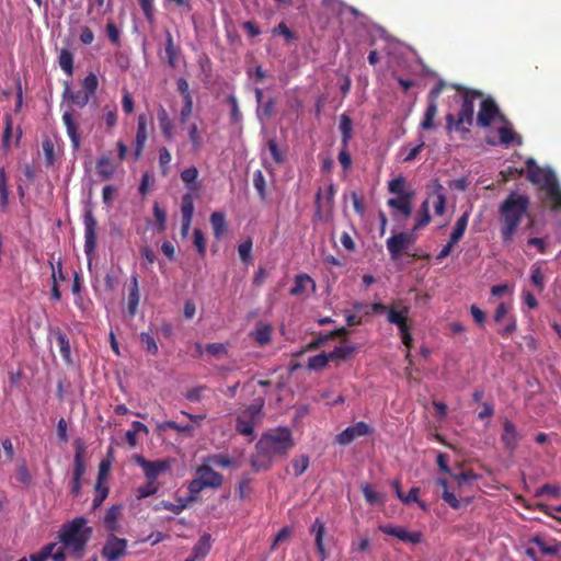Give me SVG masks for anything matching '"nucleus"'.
Masks as SVG:
<instances>
[{"mask_svg": "<svg viewBox=\"0 0 561 561\" xmlns=\"http://www.w3.org/2000/svg\"><path fill=\"white\" fill-rule=\"evenodd\" d=\"M293 447L294 439L288 427L271 428L257 440L251 465L256 471L267 470L276 457H286Z\"/></svg>", "mask_w": 561, "mask_h": 561, "instance_id": "1", "label": "nucleus"}, {"mask_svg": "<svg viewBox=\"0 0 561 561\" xmlns=\"http://www.w3.org/2000/svg\"><path fill=\"white\" fill-rule=\"evenodd\" d=\"M529 197L525 194L512 192L500 205L501 238L510 244L529 208Z\"/></svg>", "mask_w": 561, "mask_h": 561, "instance_id": "2", "label": "nucleus"}, {"mask_svg": "<svg viewBox=\"0 0 561 561\" xmlns=\"http://www.w3.org/2000/svg\"><path fill=\"white\" fill-rule=\"evenodd\" d=\"M84 517H76L61 525L57 534L58 541L75 559H81L91 539L93 529Z\"/></svg>", "mask_w": 561, "mask_h": 561, "instance_id": "3", "label": "nucleus"}, {"mask_svg": "<svg viewBox=\"0 0 561 561\" xmlns=\"http://www.w3.org/2000/svg\"><path fill=\"white\" fill-rule=\"evenodd\" d=\"M480 96L481 93L478 91L461 90V105L458 115L447 114L445 117L447 131H459L462 134V138H466L465 135L470 133V126L473 124L474 101Z\"/></svg>", "mask_w": 561, "mask_h": 561, "instance_id": "4", "label": "nucleus"}, {"mask_svg": "<svg viewBox=\"0 0 561 561\" xmlns=\"http://www.w3.org/2000/svg\"><path fill=\"white\" fill-rule=\"evenodd\" d=\"M196 477L188 483L190 499L201 493L204 489H219L224 483V476L213 469V467L203 460L196 468Z\"/></svg>", "mask_w": 561, "mask_h": 561, "instance_id": "5", "label": "nucleus"}, {"mask_svg": "<svg viewBox=\"0 0 561 561\" xmlns=\"http://www.w3.org/2000/svg\"><path fill=\"white\" fill-rule=\"evenodd\" d=\"M99 80L95 73L90 72L82 81V89L72 91L69 83L65 82V90L62 93L64 99L71 101L75 105L80 107L85 106L91 96H93L98 90Z\"/></svg>", "mask_w": 561, "mask_h": 561, "instance_id": "6", "label": "nucleus"}, {"mask_svg": "<svg viewBox=\"0 0 561 561\" xmlns=\"http://www.w3.org/2000/svg\"><path fill=\"white\" fill-rule=\"evenodd\" d=\"M495 118L507 123L506 116L501 114L496 102L492 98L483 99L477 115V125L480 127H489Z\"/></svg>", "mask_w": 561, "mask_h": 561, "instance_id": "7", "label": "nucleus"}, {"mask_svg": "<svg viewBox=\"0 0 561 561\" xmlns=\"http://www.w3.org/2000/svg\"><path fill=\"white\" fill-rule=\"evenodd\" d=\"M527 179L542 191L557 178L553 171L540 168L533 158L526 161Z\"/></svg>", "mask_w": 561, "mask_h": 561, "instance_id": "8", "label": "nucleus"}, {"mask_svg": "<svg viewBox=\"0 0 561 561\" xmlns=\"http://www.w3.org/2000/svg\"><path fill=\"white\" fill-rule=\"evenodd\" d=\"M416 236L411 232H399L387 239L386 244L391 260L400 259L404 250L415 242Z\"/></svg>", "mask_w": 561, "mask_h": 561, "instance_id": "9", "label": "nucleus"}, {"mask_svg": "<svg viewBox=\"0 0 561 561\" xmlns=\"http://www.w3.org/2000/svg\"><path fill=\"white\" fill-rule=\"evenodd\" d=\"M336 193L335 185L330 183L328 186L325 197H322L321 188L317 192L316 195V211L314 218L318 220H322L325 217H329L333 213L334 208V195Z\"/></svg>", "mask_w": 561, "mask_h": 561, "instance_id": "10", "label": "nucleus"}, {"mask_svg": "<svg viewBox=\"0 0 561 561\" xmlns=\"http://www.w3.org/2000/svg\"><path fill=\"white\" fill-rule=\"evenodd\" d=\"M261 408L255 405L248 407L241 415L237 417L236 430L239 434L251 436L254 432V425L259 420Z\"/></svg>", "mask_w": 561, "mask_h": 561, "instance_id": "11", "label": "nucleus"}, {"mask_svg": "<svg viewBox=\"0 0 561 561\" xmlns=\"http://www.w3.org/2000/svg\"><path fill=\"white\" fill-rule=\"evenodd\" d=\"M373 427L367 423L360 421L351 426H347L335 436V442L339 445L346 446L358 437L367 436L373 433Z\"/></svg>", "mask_w": 561, "mask_h": 561, "instance_id": "12", "label": "nucleus"}, {"mask_svg": "<svg viewBox=\"0 0 561 561\" xmlns=\"http://www.w3.org/2000/svg\"><path fill=\"white\" fill-rule=\"evenodd\" d=\"M413 195V192H409L405 194H401V196H398L396 198H389L387 201V205L393 209V219L405 220L411 216Z\"/></svg>", "mask_w": 561, "mask_h": 561, "instance_id": "13", "label": "nucleus"}, {"mask_svg": "<svg viewBox=\"0 0 561 561\" xmlns=\"http://www.w3.org/2000/svg\"><path fill=\"white\" fill-rule=\"evenodd\" d=\"M126 550L127 540L118 538L114 535V533H111L102 549V556L107 561H117L126 554Z\"/></svg>", "mask_w": 561, "mask_h": 561, "instance_id": "14", "label": "nucleus"}, {"mask_svg": "<svg viewBox=\"0 0 561 561\" xmlns=\"http://www.w3.org/2000/svg\"><path fill=\"white\" fill-rule=\"evenodd\" d=\"M84 224V252L90 255L96 247V227L98 221L92 210H87L83 215Z\"/></svg>", "mask_w": 561, "mask_h": 561, "instance_id": "15", "label": "nucleus"}, {"mask_svg": "<svg viewBox=\"0 0 561 561\" xmlns=\"http://www.w3.org/2000/svg\"><path fill=\"white\" fill-rule=\"evenodd\" d=\"M137 463L142 468L145 476L150 482L157 480V478L170 469L169 460H147L141 456H137Z\"/></svg>", "mask_w": 561, "mask_h": 561, "instance_id": "16", "label": "nucleus"}, {"mask_svg": "<svg viewBox=\"0 0 561 561\" xmlns=\"http://www.w3.org/2000/svg\"><path fill=\"white\" fill-rule=\"evenodd\" d=\"M409 312L410 308L408 306L402 305L400 301H396L389 307L387 319L389 323L397 325L399 330H403L410 327L408 322Z\"/></svg>", "mask_w": 561, "mask_h": 561, "instance_id": "17", "label": "nucleus"}, {"mask_svg": "<svg viewBox=\"0 0 561 561\" xmlns=\"http://www.w3.org/2000/svg\"><path fill=\"white\" fill-rule=\"evenodd\" d=\"M157 119L163 138L168 142L173 141L176 135L175 122L162 105L157 110Z\"/></svg>", "mask_w": 561, "mask_h": 561, "instance_id": "18", "label": "nucleus"}, {"mask_svg": "<svg viewBox=\"0 0 561 561\" xmlns=\"http://www.w3.org/2000/svg\"><path fill=\"white\" fill-rule=\"evenodd\" d=\"M379 530L386 535L393 536L401 541L410 542L413 545L420 543L422 540L421 533H410L403 527H396L392 525H380Z\"/></svg>", "mask_w": 561, "mask_h": 561, "instance_id": "19", "label": "nucleus"}, {"mask_svg": "<svg viewBox=\"0 0 561 561\" xmlns=\"http://www.w3.org/2000/svg\"><path fill=\"white\" fill-rule=\"evenodd\" d=\"M62 123L66 127V131L71 141L73 150H78L81 146V134L79 131V124L76 121L73 113L70 111L64 112Z\"/></svg>", "mask_w": 561, "mask_h": 561, "instance_id": "20", "label": "nucleus"}, {"mask_svg": "<svg viewBox=\"0 0 561 561\" xmlns=\"http://www.w3.org/2000/svg\"><path fill=\"white\" fill-rule=\"evenodd\" d=\"M520 437L518 435L516 425L510 421L505 420L503 422V432L501 434V442L503 443L505 449H507L510 453H513L519 442Z\"/></svg>", "mask_w": 561, "mask_h": 561, "instance_id": "21", "label": "nucleus"}, {"mask_svg": "<svg viewBox=\"0 0 561 561\" xmlns=\"http://www.w3.org/2000/svg\"><path fill=\"white\" fill-rule=\"evenodd\" d=\"M310 533L314 535V546L320 556V560L324 561L328 558V552L324 546L325 524L317 517L310 527Z\"/></svg>", "mask_w": 561, "mask_h": 561, "instance_id": "22", "label": "nucleus"}, {"mask_svg": "<svg viewBox=\"0 0 561 561\" xmlns=\"http://www.w3.org/2000/svg\"><path fill=\"white\" fill-rule=\"evenodd\" d=\"M148 140L147 119L145 115H139L137 121V130L134 141V156L139 159L144 152L146 142Z\"/></svg>", "mask_w": 561, "mask_h": 561, "instance_id": "23", "label": "nucleus"}, {"mask_svg": "<svg viewBox=\"0 0 561 561\" xmlns=\"http://www.w3.org/2000/svg\"><path fill=\"white\" fill-rule=\"evenodd\" d=\"M75 449L72 478L82 479L85 473V445L82 439L75 442Z\"/></svg>", "mask_w": 561, "mask_h": 561, "instance_id": "24", "label": "nucleus"}, {"mask_svg": "<svg viewBox=\"0 0 561 561\" xmlns=\"http://www.w3.org/2000/svg\"><path fill=\"white\" fill-rule=\"evenodd\" d=\"M545 191V202L552 211L561 213V187L556 179L550 183Z\"/></svg>", "mask_w": 561, "mask_h": 561, "instance_id": "25", "label": "nucleus"}, {"mask_svg": "<svg viewBox=\"0 0 561 561\" xmlns=\"http://www.w3.org/2000/svg\"><path fill=\"white\" fill-rule=\"evenodd\" d=\"M504 126L497 128V134L500 138V144L504 146H510L515 144L516 146H522L523 139L522 136L514 131L511 123H504Z\"/></svg>", "mask_w": 561, "mask_h": 561, "instance_id": "26", "label": "nucleus"}, {"mask_svg": "<svg viewBox=\"0 0 561 561\" xmlns=\"http://www.w3.org/2000/svg\"><path fill=\"white\" fill-rule=\"evenodd\" d=\"M51 334L55 336V339L57 341V344L59 346V352H60V355H61L64 362L67 365H72L70 342H69L67 334L58 328L53 330Z\"/></svg>", "mask_w": 561, "mask_h": 561, "instance_id": "27", "label": "nucleus"}, {"mask_svg": "<svg viewBox=\"0 0 561 561\" xmlns=\"http://www.w3.org/2000/svg\"><path fill=\"white\" fill-rule=\"evenodd\" d=\"M530 542L535 543L541 553L546 556H558L561 553V541L551 539L549 542L538 535L530 538Z\"/></svg>", "mask_w": 561, "mask_h": 561, "instance_id": "28", "label": "nucleus"}, {"mask_svg": "<svg viewBox=\"0 0 561 561\" xmlns=\"http://www.w3.org/2000/svg\"><path fill=\"white\" fill-rule=\"evenodd\" d=\"M167 430H173L187 438H192L194 436V432H195V427L193 425H190V424L180 425L174 421H164V422L157 424L158 434H162Z\"/></svg>", "mask_w": 561, "mask_h": 561, "instance_id": "29", "label": "nucleus"}, {"mask_svg": "<svg viewBox=\"0 0 561 561\" xmlns=\"http://www.w3.org/2000/svg\"><path fill=\"white\" fill-rule=\"evenodd\" d=\"M117 169L118 164L115 163L108 156H102L96 161V172L103 180L112 179Z\"/></svg>", "mask_w": 561, "mask_h": 561, "instance_id": "30", "label": "nucleus"}, {"mask_svg": "<svg viewBox=\"0 0 561 561\" xmlns=\"http://www.w3.org/2000/svg\"><path fill=\"white\" fill-rule=\"evenodd\" d=\"M339 129L342 134L341 144L344 145V147H348L353 137V122L346 113L340 115Z\"/></svg>", "mask_w": 561, "mask_h": 561, "instance_id": "31", "label": "nucleus"}, {"mask_svg": "<svg viewBox=\"0 0 561 561\" xmlns=\"http://www.w3.org/2000/svg\"><path fill=\"white\" fill-rule=\"evenodd\" d=\"M122 513V506L121 505H113L111 506L104 516V526L110 533H115L118 530V517Z\"/></svg>", "mask_w": 561, "mask_h": 561, "instance_id": "32", "label": "nucleus"}, {"mask_svg": "<svg viewBox=\"0 0 561 561\" xmlns=\"http://www.w3.org/2000/svg\"><path fill=\"white\" fill-rule=\"evenodd\" d=\"M431 220H432V217H431V214H430L428 199H425L422 203L421 207H420V210H419L417 216H416V221H415V225L412 228V231L415 233L420 229H422L425 226H427L431 222Z\"/></svg>", "mask_w": 561, "mask_h": 561, "instance_id": "33", "label": "nucleus"}, {"mask_svg": "<svg viewBox=\"0 0 561 561\" xmlns=\"http://www.w3.org/2000/svg\"><path fill=\"white\" fill-rule=\"evenodd\" d=\"M210 225L216 239H220L227 230L226 218L222 213L215 211L210 215Z\"/></svg>", "mask_w": 561, "mask_h": 561, "instance_id": "34", "label": "nucleus"}, {"mask_svg": "<svg viewBox=\"0 0 561 561\" xmlns=\"http://www.w3.org/2000/svg\"><path fill=\"white\" fill-rule=\"evenodd\" d=\"M468 219H469V214L468 213H465L462 214L456 221V225L451 231V234H450V238H449V241H451V243H458L460 241V239L463 237V233L467 229V226H468Z\"/></svg>", "mask_w": 561, "mask_h": 561, "instance_id": "35", "label": "nucleus"}, {"mask_svg": "<svg viewBox=\"0 0 561 561\" xmlns=\"http://www.w3.org/2000/svg\"><path fill=\"white\" fill-rule=\"evenodd\" d=\"M437 115V104L434 101H428L426 106L424 118L421 123V128L428 130L435 127L434 118Z\"/></svg>", "mask_w": 561, "mask_h": 561, "instance_id": "36", "label": "nucleus"}, {"mask_svg": "<svg viewBox=\"0 0 561 561\" xmlns=\"http://www.w3.org/2000/svg\"><path fill=\"white\" fill-rule=\"evenodd\" d=\"M308 284H311L313 288L316 286L314 282L312 280V278L309 275H307V274H299V275H297L295 277L294 286L290 289V295L291 296H299V295H301L302 293H305L306 286Z\"/></svg>", "mask_w": 561, "mask_h": 561, "instance_id": "37", "label": "nucleus"}, {"mask_svg": "<svg viewBox=\"0 0 561 561\" xmlns=\"http://www.w3.org/2000/svg\"><path fill=\"white\" fill-rule=\"evenodd\" d=\"M165 55H167V62L171 68L176 67V56H178V48L174 45L173 36L168 31L165 35Z\"/></svg>", "mask_w": 561, "mask_h": 561, "instance_id": "38", "label": "nucleus"}, {"mask_svg": "<svg viewBox=\"0 0 561 561\" xmlns=\"http://www.w3.org/2000/svg\"><path fill=\"white\" fill-rule=\"evenodd\" d=\"M59 67L68 76L73 73V54L68 49H61L58 57Z\"/></svg>", "mask_w": 561, "mask_h": 561, "instance_id": "39", "label": "nucleus"}, {"mask_svg": "<svg viewBox=\"0 0 561 561\" xmlns=\"http://www.w3.org/2000/svg\"><path fill=\"white\" fill-rule=\"evenodd\" d=\"M210 535L204 534L197 543L193 548V553L196 559L204 558L210 550L211 542H210Z\"/></svg>", "mask_w": 561, "mask_h": 561, "instance_id": "40", "label": "nucleus"}, {"mask_svg": "<svg viewBox=\"0 0 561 561\" xmlns=\"http://www.w3.org/2000/svg\"><path fill=\"white\" fill-rule=\"evenodd\" d=\"M360 490L368 504L376 505L383 503V496L376 492L369 483L362 484Z\"/></svg>", "mask_w": 561, "mask_h": 561, "instance_id": "41", "label": "nucleus"}, {"mask_svg": "<svg viewBox=\"0 0 561 561\" xmlns=\"http://www.w3.org/2000/svg\"><path fill=\"white\" fill-rule=\"evenodd\" d=\"M204 460L208 462L211 467L220 468L232 467L236 463V461L232 458L221 454L209 455Z\"/></svg>", "mask_w": 561, "mask_h": 561, "instance_id": "42", "label": "nucleus"}, {"mask_svg": "<svg viewBox=\"0 0 561 561\" xmlns=\"http://www.w3.org/2000/svg\"><path fill=\"white\" fill-rule=\"evenodd\" d=\"M4 131L2 136V148L4 151H9L11 148V137L13 134V119L11 114H5L4 117Z\"/></svg>", "mask_w": 561, "mask_h": 561, "instance_id": "43", "label": "nucleus"}, {"mask_svg": "<svg viewBox=\"0 0 561 561\" xmlns=\"http://www.w3.org/2000/svg\"><path fill=\"white\" fill-rule=\"evenodd\" d=\"M355 352V347L352 345L336 346L332 352L328 354L329 360H345Z\"/></svg>", "mask_w": 561, "mask_h": 561, "instance_id": "44", "label": "nucleus"}, {"mask_svg": "<svg viewBox=\"0 0 561 561\" xmlns=\"http://www.w3.org/2000/svg\"><path fill=\"white\" fill-rule=\"evenodd\" d=\"M436 483L444 489L442 494L443 500L454 510H458L460 507V502L453 492L447 490V481L440 478L437 479Z\"/></svg>", "mask_w": 561, "mask_h": 561, "instance_id": "45", "label": "nucleus"}, {"mask_svg": "<svg viewBox=\"0 0 561 561\" xmlns=\"http://www.w3.org/2000/svg\"><path fill=\"white\" fill-rule=\"evenodd\" d=\"M181 215H182V218L193 219L194 199H193V195L191 193H186L182 196Z\"/></svg>", "mask_w": 561, "mask_h": 561, "instance_id": "46", "label": "nucleus"}, {"mask_svg": "<svg viewBox=\"0 0 561 561\" xmlns=\"http://www.w3.org/2000/svg\"><path fill=\"white\" fill-rule=\"evenodd\" d=\"M0 204L3 208L9 204L8 176L4 168H0Z\"/></svg>", "mask_w": 561, "mask_h": 561, "instance_id": "47", "label": "nucleus"}, {"mask_svg": "<svg viewBox=\"0 0 561 561\" xmlns=\"http://www.w3.org/2000/svg\"><path fill=\"white\" fill-rule=\"evenodd\" d=\"M530 280L537 288L539 293H542L545 289V276L542 274L541 266L539 264H534L531 266Z\"/></svg>", "mask_w": 561, "mask_h": 561, "instance_id": "48", "label": "nucleus"}, {"mask_svg": "<svg viewBox=\"0 0 561 561\" xmlns=\"http://www.w3.org/2000/svg\"><path fill=\"white\" fill-rule=\"evenodd\" d=\"M253 186L262 201L266 199V183L261 170L253 173Z\"/></svg>", "mask_w": 561, "mask_h": 561, "instance_id": "49", "label": "nucleus"}, {"mask_svg": "<svg viewBox=\"0 0 561 561\" xmlns=\"http://www.w3.org/2000/svg\"><path fill=\"white\" fill-rule=\"evenodd\" d=\"M329 356L325 353H320L308 359L307 367L312 370H320L324 368L329 363Z\"/></svg>", "mask_w": 561, "mask_h": 561, "instance_id": "50", "label": "nucleus"}, {"mask_svg": "<svg viewBox=\"0 0 561 561\" xmlns=\"http://www.w3.org/2000/svg\"><path fill=\"white\" fill-rule=\"evenodd\" d=\"M291 466L294 469V474L296 477L301 476L309 467V457L306 455H301L298 457H295L291 460Z\"/></svg>", "mask_w": 561, "mask_h": 561, "instance_id": "51", "label": "nucleus"}, {"mask_svg": "<svg viewBox=\"0 0 561 561\" xmlns=\"http://www.w3.org/2000/svg\"><path fill=\"white\" fill-rule=\"evenodd\" d=\"M144 16L149 23L154 21V0H137Z\"/></svg>", "mask_w": 561, "mask_h": 561, "instance_id": "52", "label": "nucleus"}, {"mask_svg": "<svg viewBox=\"0 0 561 561\" xmlns=\"http://www.w3.org/2000/svg\"><path fill=\"white\" fill-rule=\"evenodd\" d=\"M57 543L56 542H49L47 545H45L41 551L36 552V553H32L30 556V560L28 561H46L47 559H49V556H51V551L55 550Z\"/></svg>", "mask_w": 561, "mask_h": 561, "instance_id": "53", "label": "nucleus"}, {"mask_svg": "<svg viewBox=\"0 0 561 561\" xmlns=\"http://www.w3.org/2000/svg\"><path fill=\"white\" fill-rule=\"evenodd\" d=\"M188 139L191 141V145H192V149L197 151L202 148L203 146V139H202V136L198 131V127L196 124H191L190 127H188Z\"/></svg>", "mask_w": 561, "mask_h": 561, "instance_id": "54", "label": "nucleus"}, {"mask_svg": "<svg viewBox=\"0 0 561 561\" xmlns=\"http://www.w3.org/2000/svg\"><path fill=\"white\" fill-rule=\"evenodd\" d=\"M140 342L145 346L146 351L151 355H156L158 353V345L154 337L148 332H141Z\"/></svg>", "mask_w": 561, "mask_h": 561, "instance_id": "55", "label": "nucleus"}, {"mask_svg": "<svg viewBox=\"0 0 561 561\" xmlns=\"http://www.w3.org/2000/svg\"><path fill=\"white\" fill-rule=\"evenodd\" d=\"M193 243H194L199 256L204 257L206 254V240H205L204 233L201 229H194Z\"/></svg>", "mask_w": 561, "mask_h": 561, "instance_id": "56", "label": "nucleus"}, {"mask_svg": "<svg viewBox=\"0 0 561 561\" xmlns=\"http://www.w3.org/2000/svg\"><path fill=\"white\" fill-rule=\"evenodd\" d=\"M267 148L275 163L282 164L284 162V154L278 147L276 139L271 138L267 140Z\"/></svg>", "mask_w": 561, "mask_h": 561, "instance_id": "57", "label": "nucleus"}, {"mask_svg": "<svg viewBox=\"0 0 561 561\" xmlns=\"http://www.w3.org/2000/svg\"><path fill=\"white\" fill-rule=\"evenodd\" d=\"M405 179L403 176H398L392 179L388 184V190L392 194H397L401 196V194H405L404 192Z\"/></svg>", "mask_w": 561, "mask_h": 561, "instance_id": "58", "label": "nucleus"}, {"mask_svg": "<svg viewBox=\"0 0 561 561\" xmlns=\"http://www.w3.org/2000/svg\"><path fill=\"white\" fill-rule=\"evenodd\" d=\"M254 339L261 345L267 344L271 341V327L262 325L257 328L254 332Z\"/></svg>", "mask_w": 561, "mask_h": 561, "instance_id": "59", "label": "nucleus"}, {"mask_svg": "<svg viewBox=\"0 0 561 561\" xmlns=\"http://www.w3.org/2000/svg\"><path fill=\"white\" fill-rule=\"evenodd\" d=\"M251 251H252V241L250 239H248L244 242L239 244L238 253L243 263L248 264L251 261V259H252Z\"/></svg>", "mask_w": 561, "mask_h": 561, "instance_id": "60", "label": "nucleus"}, {"mask_svg": "<svg viewBox=\"0 0 561 561\" xmlns=\"http://www.w3.org/2000/svg\"><path fill=\"white\" fill-rule=\"evenodd\" d=\"M206 390H207L206 386H203V385L196 386L186 391L185 398L191 402H199Z\"/></svg>", "mask_w": 561, "mask_h": 561, "instance_id": "61", "label": "nucleus"}, {"mask_svg": "<svg viewBox=\"0 0 561 561\" xmlns=\"http://www.w3.org/2000/svg\"><path fill=\"white\" fill-rule=\"evenodd\" d=\"M152 210H153V217L159 227V230L163 231L165 229V220H167V214H165L164 209H162L158 203H154Z\"/></svg>", "mask_w": 561, "mask_h": 561, "instance_id": "62", "label": "nucleus"}, {"mask_svg": "<svg viewBox=\"0 0 561 561\" xmlns=\"http://www.w3.org/2000/svg\"><path fill=\"white\" fill-rule=\"evenodd\" d=\"M197 178L198 170L195 167L186 168L181 172V180L187 185L195 183Z\"/></svg>", "mask_w": 561, "mask_h": 561, "instance_id": "63", "label": "nucleus"}, {"mask_svg": "<svg viewBox=\"0 0 561 561\" xmlns=\"http://www.w3.org/2000/svg\"><path fill=\"white\" fill-rule=\"evenodd\" d=\"M104 119L107 128H113L117 123V110L115 106H105L104 107Z\"/></svg>", "mask_w": 561, "mask_h": 561, "instance_id": "64", "label": "nucleus"}]
</instances>
